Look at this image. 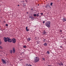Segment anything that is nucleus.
I'll return each instance as SVG.
<instances>
[{"mask_svg": "<svg viewBox=\"0 0 66 66\" xmlns=\"http://www.w3.org/2000/svg\"><path fill=\"white\" fill-rule=\"evenodd\" d=\"M4 42H6L7 41H8V42H11V39H10L9 37L6 38L5 37H4Z\"/></svg>", "mask_w": 66, "mask_h": 66, "instance_id": "1", "label": "nucleus"}, {"mask_svg": "<svg viewBox=\"0 0 66 66\" xmlns=\"http://www.w3.org/2000/svg\"><path fill=\"white\" fill-rule=\"evenodd\" d=\"M45 24L46 26L47 27H48V28H50V22L49 21H47L46 23Z\"/></svg>", "mask_w": 66, "mask_h": 66, "instance_id": "2", "label": "nucleus"}, {"mask_svg": "<svg viewBox=\"0 0 66 66\" xmlns=\"http://www.w3.org/2000/svg\"><path fill=\"white\" fill-rule=\"evenodd\" d=\"M39 58L38 57H36V58L35 59L34 61V62L35 63H36V62H38L39 61Z\"/></svg>", "mask_w": 66, "mask_h": 66, "instance_id": "3", "label": "nucleus"}, {"mask_svg": "<svg viewBox=\"0 0 66 66\" xmlns=\"http://www.w3.org/2000/svg\"><path fill=\"white\" fill-rule=\"evenodd\" d=\"M10 43L11 42H12L14 44H15L16 43V39L15 38L12 39H11V42H10Z\"/></svg>", "mask_w": 66, "mask_h": 66, "instance_id": "4", "label": "nucleus"}, {"mask_svg": "<svg viewBox=\"0 0 66 66\" xmlns=\"http://www.w3.org/2000/svg\"><path fill=\"white\" fill-rule=\"evenodd\" d=\"M2 60L3 64H6V62L4 59H2Z\"/></svg>", "mask_w": 66, "mask_h": 66, "instance_id": "5", "label": "nucleus"}, {"mask_svg": "<svg viewBox=\"0 0 66 66\" xmlns=\"http://www.w3.org/2000/svg\"><path fill=\"white\" fill-rule=\"evenodd\" d=\"M28 27H26V30L27 32H28V31H29V29H28Z\"/></svg>", "mask_w": 66, "mask_h": 66, "instance_id": "6", "label": "nucleus"}, {"mask_svg": "<svg viewBox=\"0 0 66 66\" xmlns=\"http://www.w3.org/2000/svg\"><path fill=\"white\" fill-rule=\"evenodd\" d=\"M31 39L30 38H28V39H27V41H30V40Z\"/></svg>", "mask_w": 66, "mask_h": 66, "instance_id": "7", "label": "nucleus"}, {"mask_svg": "<svg viewBox=\"0 0 66 66\" xmlns=\"http://www.w3.org/2000/svg\"><path fill=\"white\" fill-rule=\"evenodd\" d=\"M13 53H14L15 52V48H13Z\"/></svg>", "mask_w": 66, "mask_h": 66, "instance_id": "8", "label": "nucleus"}, {"mask_svg": "<svg viewBox=\"0 0 66 66\" xmlns=\"http://www.w3.org/2000/svg\"><path fill=\"white\" fill-rule=\"evenodd\" d=\"M63 20V22H65V21H66V19L64 18L63 20Z\"/></svg>", "mask_w": 66, "mask_h": 66, "instance_id": "9", "label": "nucleus"}, {"mask_svg": "<svg viewBox=\"0 0 66 66\" xmlns=\"http://www.w3.org/2000/svg\"><path fill=\"white\" fill-rule=\"evenodd\" d=\"M44 45L45 46H47V44L46 43H45Z\"/></svg>", "mask_w": 66, "mask_h": 66, "instance_id": "10", "label": "nucleus"}, {"mask_svg": "<svg viewBox=\"0 0 66 66\" xmlns=\"http://www.w3.org/2000/svg\"><path fill=\"white\" fill-rule=\"evenodd\" d=\"M48 6H49V7H50V5H47L46 6H45V7L46 8H47V7Z\"/></svg>", "mask_w": 66, "mask_h": 66, "instance_id": "11", "label": "nucleus"}, {"mask_svg": "<svg viewBox=\"0 0 66 66\" xmlns=\"http://www.w3.org/2000/svg\"><path fill=\"white\" fill-rule=\"evenodd\" d=\"M47 53L48 54H50V52H49L48 51H47Z\"/></svg>", "mask_w": 66, "mask_h": 66, "instance_id": "12", "label": "nucleus"}, {"mask_svg": "<svg viewBox=\"0 0 66 66\" xmlns=\"http://www.w3.org/2000/svg\"><path fill=\"white\" fill-rule=\"evenodd\" d=\"M29 18H31V19H33V17L32 16H29Z\"/></svg>", "mask_w": 66, "mask_h": 66, "instance_id": "13", "label": "nucleus"}, {"mask_svg": "<svg viewBox=\"0 0 66 66\" xmlns=\"http://www.w3.org/2000/svg\"><path fill=\"white\" fill-rule=\"evenodd\" d=\"M10 53H12V51H13V50H10Z\"/></svg>", "mask_w": 66, "mask_h": 66, "instance_id": "14", "label": "nucleus"}, {"mask_svg": "<svg viewBox=\"0 0 66 66\" xmlns=\"http://www.w3.org/2000/svg\"><path fill=\"white\" fill-rule=\"evenodd\" d=\"M60 64V65H63V63L61 62Z\"/></svg>", "mask_w": 66, "mask_h": 66, "instance_id": "15", "label": "nucleus"}, {"mask_svg": "<svg viewBox=\"0 0 66 66\" xmlns=\"http://www.w3.org/2000/svg\"><path fill=\"white\" fill-rule=\"evenodd\" d=\"M34 16H35H35H36V14H34Z\"/></svg>", "mask_w": 66, "mask_h": 66, "instance_id": "16", "label": "nucleus"}, {"mask_svg": "<svg viewBox=\"0 0 66 66\" xmlns=\"http://www.w3.org/2000/svg\"><path fill=\"white\" fill-rule=\"evenodd\" d=\"M42 60H44V61H45V58H42Z\"/></svg>", "mask_w": 66, "mask_h": 66, "instance_id": "17", "label": "nucleus"}, {"mask_svg": "<svg viewBox=\"0 0 66 66\" xmlns=\"http://www.w3.org/2000/svg\"><path fill=\"white\" fill-rule=\"evenodd\" d=\"M53 4V3H51V5H52V4Z\"/></svg>", "mask_w": 66, "mask_h": 66, "instance_id": "18", "label": "nucleus"}, {"mask_svg": "<svg viewBox=\"0 0 66 66\" xmlns=\"http://www.w3.org/2000/svg\"><path fill=\"white\" fill-rule=\"evenodd\" d=\"M0 48L1 49H2V47H1V46H0Z\"/></svg>", "mask_w": 66, "mask_h": 66, "instance_id": "19", "label": "nucleus"}, {"mask_svg": "<svg viewBox=\"0 0 66 66\" xmlns=\"http://www.w3.org/2000/svg\"><path fill=\"white\" fill-rule=\"evenodd\" d=\"M37 17H38L39 16V15L38 14H37Z\"/></svg>", "mask_w": 66, "mask_h": 66, "instance_id": "20", "label": "nucleus"}, {"mask_svg": "<svg viewBox=\"0 0 66 66\" xmlns=\"http://www.w3.org/2000/svg\"><path fill=\"white\" fill-rule=\"evenodd\" d=\"M23 47H24V48H26V46H23Z\"/></svg>", "mask_w": 66, "mask_h": 66, "instance_id": "21", "label": "nucleus"}, {"mask_svg": "<svg viewBox=\"0 0 66 66\" xmlns=\"http://www.w3.org/2000/svg\"><path fill=\"white\" fill-rule=\"evenodd\" d=\"M6 26L7 27V26H8V24H6Z\"/></svg>", "mask_w": 66, "mask_h": 66, "instance_id": "22", "label": "nucleus"}, {"mask_svg": "<svg viewBox=\"0 0 66 66\" xmlns=\"http://www.w3.org/2000/svg\"><path fill=\"white\" fill-rule=\"evenodd\" d=\"M2 43V42H1L0 41V45H1V44Z\"/></svg>", "mask_w": 66, "mask_h": 66, "instance_id": "23", "label": "nucleus"}, {"mask_svg": "<svg viewBox=\"0 0 66 66\" xmlns=\"http://www.w3.org/2000/svg\"><path fill=\"white\" fill-rule=\"evenodd\" d=\"M28 66H32V65H31L29 64V65H28Z\"/></svg>", "mask_w": 66, "mask_h": 66, "instance_id": "24", "label": "nucleus"}, {"mask_svg": "<svg viewBox=\"0 0 66 66\" xmlns=\"http://www.w3.org/2000/svg\"><path fill=\"white\" fill-rule=\"evenodd\" d=\"M60 32H62V30H60Z\"/></svg>", "mask_w": 66, "mask_h": 66, "instance_id": "25", "label": "nucleus"}, {"mask_svg": "<svg viewBox=\"0 0 66 66\" xmlns=\"http://www.w3.org/2000/svg\"><path fill=\"white\" fill-rule=\"evenodd\" d=\"M40 14H41V15H43V13H41Z\"/></svg>", "mask_w": 66, "mask_h": 66, "instance_id": "26", "label": "nucleus"}, {"mask_svg": "<svg viewBox=\"0 0 66 66\" xmlns=\"http://www.w3.org/2000/svg\"><path fill=\"white\" fill-rule=\"evenodd\" d=\"M44 42H45V39H44Z\"/></svg>", "mask_w": 66, "mask_h": 66, "instance_id": "27", "label": "nucleus"}, {"mask_svg": "<svg viewBox=\"0 0 66 66\" xmlns=\"http://www.w3.org/2000/svg\"><path fill=\"white\" fill-rule=\"evenodd\" d=\"M60 47H61V48H62V46H60Z\"/></svg>", "mask_w": 66, "mask_h": 66, "instance_id": "28", "label": "nucleus"}, {"mask_svg": "<svg viewBox=\"0 0 66 66\" xmlns=\"http://www.w3.org/2000/svg\"><path fill=\"white\" fill-rule=\"evenodd\" d=\"M43 23H45V21H43Z\"/></svg>", "mask_w": 66, "mask_h": 66, "instance_id": "29", "label": "nucleus"}, {"mask_svg": "<svg viewBox=\"0 0 66 66\" xmlns=\"http://www.w3.org/2000/svg\"><path fill=\"white\" fill-rule=\"evenodd\" d=\"M59 65H61L60 63V64L59 63Z\"/></svg>", "mask_w": 66, "mask_h": 66, "instance_id": "30", "label": "nucleus"}, {"mask_svg": "<svg viewBox=\"0 0 66 66\" xmlns=\"http://www.w3.org/2000/svg\"><path fill=\"white\" fill-rule=\"evenodd\" d=\"M18 6H19V5H18Z\"/></svg>", "mask_w": 66, "mask_h": 66, "instance_id": "31", "label": "nucleus"}, {"mask_svg": "<svg viewBox=\"0 0 66 66\" xmlns=\"http://www.w3.org/2000/svg\"><path fill=\"white\" fill-rule=\"evenodd\" d=\"M48 66H52L48 65Z\"/></svg>", "mask_w": 66, "mask_h": 66, "instance_id": "32", "label": "nucleus"}, {"mask_svg": "<svg viewBox=\"0 0 66 66\" xmlns=\"http://www.w3.org/2000/svg\"><path fill=\"white\" fill-rule=\"evenodd\" d=\"M38 5L39 6V4H38Z\"/></svg>", "mask_w": 66, "mask_h": 66, "instance_id": "33", "label": "nucleus"}]
</instances>
